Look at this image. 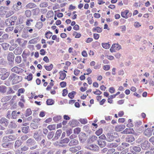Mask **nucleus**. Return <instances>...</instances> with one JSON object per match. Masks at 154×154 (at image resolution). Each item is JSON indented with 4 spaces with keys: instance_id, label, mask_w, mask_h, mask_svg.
<instances>
[{
    "instance_id": "obj_54",
    "label": "nucleus",
    "mask_w": 154,
    "mask_h": 154,
    "mask_svg": "<svg viewBox=\"0 0 154 154\" xmlns=\"http://www.w3.org/2000/svg\"><path fill=\"white\" fill-rule=\"evenodd\" d=\"M25 14L27 17H29L31 15V12L29 10H27L25 12Z\"/></svg>"
},
{
    "instance_id": "obj_33",
    "label": "nucleus",
    "mask_w": 154,
    "mask_h": 154,
    "mask_svg": "<svg viewBox=\"0 0 154 154\" xmlns=\"http://www.w3.org/2000/svg\"><path fill=\"white\" fill-rule=\"evenodd\" d=\"M40 10L39 8H36L33 10V14L34 15H37L39 13Z\"/></svg>"
},
{
    "instance_id": "obj_31",
    "label": "nucleus",
    "mask_w": 154,
    "mask_h": 154,
    "mask_svg": "<svg viewBox=\"0 0 154 154\" xmlns=\"http://www.w3.org/2000/svg\"><path fill=\"white\" fill-rule=\"evenodd\" d=\"M11 71L19 74V69L17 66H15L11 69Z\"/></svg>"
},
{
    "instance_id": "obj_21",
    "label": "nucleus",
    "mask_w": 154,
    "mask_h": 154,
    "mask_svg": "<svg viewBox=\"0 0 154 154\" xmlns=\"http://www.w3.org/2000/svg\"><path fill=\"white\" fill-rule=\"evenodd\" d=\"M69 141L70 140L68 138L66 137L63 139H61V140L60 141L59 143L60 144H62L63 143H67L69 142Z\"/></svg>"
},
{
    "instance_id": "obj_1",
    "label": "nucleus",
    "mask_w": 154,
    "mask_h": 154,
    "mask_svg": "<svg viewBox=\"0 0 154 154\" xmlns=\"http://www.w3.org/2000/svg\"><path fill=\"white\" fill-rule=\"evenodd\" d=\"M9 75V73L4 68H0V75L2 76L1 79L3 80H5Z\"/></svg>"
},
{
    "instance_id": "obj_19",
    "label": "nucleus",
    "mask_w": 154,
    "mask_h": 154,
    "mask_svg": "<svg viewBox=\"0 0 154 154\" xmlns=\"http://www.w3.org/2000/svg\"><path fill=\"white\" fill-rule=\"evenodd\" d=\"M97 140H98V137L95 135L92 136L90 137L88 140L91 143L94 142L96 141H97Z\"/></svg>"
},
{
    "instance_id": "obj_47",
    "label": "nucleus",
    "mask_w": 154,
    "mask_h": 154,
    "mask_svg": "<svg viewBox=\"0 0 154 154\" xmlns=\"http://www.w3.org/2000/svg\"><path fill=\"white\" fill-rule=\"evenodd\" d=\"M26 112V117L32 114V112L30 109H28Z\"/></svg>"
},
{
    "instance_id": "obj_10",
    "label": "nucleus",
    "mask_w": 154,
    "mask_h": 154,
    "mask_svg": "<svg viewBox=\"0 0 154 154\" xmlns=\"http://www.w3.org/2000/svg\"><path fill=\"white\" fill-rule=\"evenodd\" d=\"M88 149L92 151H96L98 150L99 147L96 145H91L87 147Z\"/></svg>"
},
{
    "instance_id": "obj_32",
    "label": "nucleus",
    "mask_w": 154,
    "mask_h": 154,
    "mask_svg": "<svg viewBox=\"0 0 154 154\" xmlns=\"http://www.w3.org/2000/svg\"><path fill=\"white\" fill-rule=\"evenodd\" d=\"M47 17L50 18L53 17L54 15V12L52 11H49L47 14Z\"/></svg>"
},
{
    "instance_id": "obj_29",
    "label": "nucleus",
    "mask_w": 154,
    "mask_h": 154,
    "mask_svg": "<svg viewBox=\"0 0 154 154\" xmlns=\"http://www.w3.org/2000/svg\"><path fill=\"white\" fill-rule=\"evenodd\" d=\"M128 13V10H126L122 12H121V16L127 19L128 17L127 15Z\"/></svg>"
},
{
    "instance_id": "obj_39",
    "label": "nucleus",
    "mask_w": 154,
    "mask_h": 154,
    "mask_svg": "<svg viewBox=\"0 0 154 154\" xmlns=\"http://www.w3.org/2000/svg\"><path fill=\"white\" fill-rule=\"evenodd\" d=\"M76 92L74 91H72L69 94L68 97L71 99H73L74 97V95L75 94Z\"/></svg>"
},
{
    "instance_id": "obj_63",
    "label": "nucleus",
    "mask_w": 154,
    "mask_h": 154,
    "mask_svg": "<svg viewBox=\"0 0 154 154\" xmlns=\"http://www.w3.org/2000/svg\"><path fill=\"white\" fill-rule=\"evenodd\" d=\"M26 79L28 80V81L31 80L32 79V74H29V75L27 76Z\"/></svg>"
},
{
    "instance_id": "obj_57",
    "label": "nucleus",
    "mask_w": 154,
    "mask_h": 154,
    "mask_svg": "<svg viewBox=\"0 0 154 154\" xmlns=\"http://www.w3.org/2000/svg\"><path fill=\"white\" fill-rule=\"evenodd\" d=\"M10 143H2V146L5 148H9V144Z\"/></svg>"
},
{
    "instance_id": "obj_6",
    "label": "nucleus",
    "mask_w": 154,
    "mask_h": 154,
    "mask_svg": "<svg viewBox=\"0 0 154 154\" xmlns=\"http://www.w3.org/2000/svg\"><path fill=\"white\" fill-rule=\"evenodd\" d=\"M131 152L133 154L136 152H138L141 151V149L139 145L137 146H134L132 147Z\"/></svg>"
},
{
    "instance_id": "obj_45",
    "label": "nucleus",
    "mask_w": 154,
    "mask_h": 154,
    "mask_svg": "<svg viewBox=\"0 0 154 154\" xmlns=\"http://www.w3.org/2000/svg\"><path fill=\"white\" fill-rule=\"evenodd\" d=\"M8 137L10 141H11L15 140L17 138V137L14 135H9Z\"/></svg>"
},
{
    "instance_id": "obj_17",
    "label": "nucleus",
    "mask_w": 154,
    "mask_h": 154,
    "mask_svg": "<svg viewBox=\"0 0 154 154\" xmlns=\"http://www.w3.org/2000/svg\"><path fill=\"white\" fill-rule=\"evenodd\" d=\"M19 147V140H17L15 143L14 147L15 149H17L16 151V154H19V150L18 149Z\"/></svg>"
},
{
    "instance_id": "obj_16",
    "label": "nucleus",
    "mask_w": 154,
    "mask_h": 154,
    "mask_svg": "<svg viewBox=\"0 0 154 154\" xmlns=\"http://www.w3.org/2000/svg\"><path fill=\"white\" fill-rule=\"evenodd\" d=\"M144 134L148 137H150L152 135V132L149 128L146 129L143 132Z\"/></svg>"
},
{
    "instance_id": "obj_46",
    "label": "nucleus",
    "mask_w": 154,
    "mask_h": 154,
    "mask_svg": "<svg viewBox=\"0 0 154 154\" xmlns=\"http://www.w3.org/2000/svg\"><path fill=\"white\" fill-rule=\"evenodd\" d=\"M48 105H52L54 104V101L51 99L47 100L46 101Z\"/></svg>"
},
{
    "instance_id": "obj_61",
    "label": "nucleus",
    "mask_w": 154,
    "mask_h": 154,
    "mask_svg": "<svg viewBox=\"0 0 154 154\" xmlns=\"http://www.w3.org/2000/svg\"><path fill=\"white\" fill-rule=\"evenodd\" d=\"M61 118L60 116H57L53 118V119L55 122H57Z\"/></svg>"
},
{
    "instance_id": "obj_27",
    "label": "nucleus",
    "mask_w": 154,
    "mask_h": 154,
    "mask_svg": "<svg viewBox=\"0 0 154 154\" xmlns=\"http://www.w3.org/2000/svg\"><path fill=\"white\" fill-rule=\"evenodd\" d=\"M19 76L15 74V76L13 79L12 82L14 84L18 83L19 82Z\"/></svg>"
},
{
    "instance_id": "obj_18",
    "label": "nucleus",
    "mask_w": 154,
    "mask_h": 154,
    "mask_svg": "<svg viewBox=\"0 0 154 154\" xmlns=\"http://www.w3.org/2000/svg\"><path fill=\"white\" fill-rule=\"evenodd\" d=\"M8 90V87L4 85L0 86V92L2 93H4L7 91Z\"/></svg>"
},
{
    "instance_id": "obj_2",
    "label": "nucleus",
    "mask_w": 154,
    "mask_h": 154,
    "mask_svg": "<svg viewBox=\"0 0 154 154\" xmlns=\"http://www.w3.org/2000/svg\"><path fill=\"white\" fill-rule=\"evenodd\" d=\"M106 140L109 142L114 140L118 137V135L116 133H108L106 135Z\"/></svg>"
},
{
    "instance_id": "obj_34",
    "label": "nucleus",
    "mask_w": 154,
    "mask_h": 154,
    "mask_svg": "<svg viewBox=\"0 0 154 154\" xmlns=\"http://www.w3.org/2000/svg\"><path fill=\"white\" fill-rule=\"evenodd\" d=\"M47 128L50 131L55 130L56 128V125H48Z\"/></svg>"
},
{
    "instance_id": "obj_11",
    "label": "nucleus",
    "mask_w": 154,
    "mask_h": 154,
    "mask_svg": "<svg viewBox=\"0 0 154 154\" xmlns=\"http://www.w3.org/2000/svg\"><path fill=\"white\" fill-rule=\"evenodd\" d=\"M62 132V131L61 130H57L56 132L54 137L52 139V140H57L61 135Z\"/></svg>"
},
{
    "instance_id": "obj_12",
    "label": "nucleus",
    "mask_w": 154,
    "mask_h": 154,
    "mask_svg": "<svg viewBox=\"0 0 154 154\" xmlns=\"http://www.w3.org/2000/svg\"><path fill=\"white\" fill-rule=\"evenodd\" d=\"M135 140L134 137L131 135L128 136L125 139L126 141L128 143L132 142L134 141Z\"/></svg>"
},
{
    "instance_id": "obj_62",
    "label": "nucleus",
    "mask_w": 154,
    "mask_h": 154,
    "mask_svg": "<svg viewBox=\"0 0 154 154\" xmlns=\"http://www.w3.org/2000/svg\"><path fill=\"white\" fill-rule=\"evenodd\" d=\"M14 53L15 55H18L19 54V48L17 47L14 51Z\"/></svg>"
},
{
    "instance_id": "obj_53",
    "label": "nucleus",
    "mask_w": 154,
    "mask_h": 154,
    "mask_svg": "<svg viewBox=\"0 0 154 154\" xmlns=\"http://www.w3.org/2000/svg\"><path fill=\"white\" fill-rule=\"evenodd\" d=\"M93 32L97 30V31L98 33H100L102 32L101 28L99 27H97L96 28H94L93 29Z\"/></svg>"
},
{
    "instance_id": "obj_38",
    "label": "nucleus",
    "mask_w": 154,
    "mask_h": 154,
    "mask_svg": "<svg viewBox=\"0 0 154 154\" xmlns=\"http://www.w3.org/2000/svg\"><path fill=\"white\" fill-rule=\"evenodd\" d=\"M52 33L50 31H49L45 34V36L47 38H50L52 35Z\"/></svg>"
},
{
    "instance_id": "obj_51",
    "label": "nucleus",
    "mask_w": 154,
    "mask_h": 154,
    "mask_svg": "<svg viewBox=\"0 0 154 154\" xmlns=\"http://www.w3.org/2000/svg\"><path fill=\"white\" fill-rule=\"evenodd\" d=\"M73 35L75 36V38H79L81 35L80 33H77L76 32H74Z\"/></svg>"
},
{
    "instance_id": "obj_3",
    "label": "nucleus",
    "mask_w": 154,
    "mask_h": 154,
    "mask_svg": "<svg viewBox=\"0 0 154 154\" xmlns=\"http://www.w3.org/2000/svg\"><path fill=\"white\" fill-rule=\"evenodd\" d=\"M40 130L36 131H35L33 134V137L35 140L38 142L40 141L42 139L41 135L39 133Z\"/></svg>"
},
{
    "instance_id": "obj_60",
    "label": "nucleus",
    "mask_w": 154,
    "mask_h": 154,
    "mask_svg": "<svg viewBox=\"0 0 154 154\" xmlns=\"http://www.w3.org/2000/svg\"><path fill=\"white\" fill-rule=\"evenodd\" d=\"M11 111H8L6 114V117L8 119H10L11 117Z\"/></svg>"
},
{
    "instance_id": "obj_24",
    "label": "nucleus",
    "mask_w": 154,
    "mask_h": 154,
    "mask_svg": "<svg viewBox=\"0 0 154 154\" xmlns=\"http://www.w3.org/2000/svg\"><path fill=\"white\" fill-rule=\"evenodd\" d=\"M55 133L54 131H50L48 132L47 135V138L48 140L52 139L54 136Z\"/></svg>"
},
{
    "instance_id": "obj_30",
    "label": "nucleus",
    "mask_w": 154,
    "mask_h": 154,
    "mask_svg": "<svg viewBox=\"0 0 154 154\" xmlns=\"http://www.w3.org/2000/svg\"><path fill=\"white\" fill-rule=\"evenodd\" d=\"M60 73V76L59 79H61L62 80H63L66 77V73L63 72V71H61Z\"/></svg>"
},
{
    "instance_id": "obj_58",
    "label": "nucleus",
    "mask_w": 154,
    "mask_h": 154,
    "mask_svg": "<svg viewBox=\"0 0 154 154\" xmlns=\"http://www.w3.org/2000/svg\"><path fill=\"white\" fill-rule=\"evenodd\" d=\"M115 149L114 148L110 149L108 150L107 154H112L115 152Z\"/></svg>"
},
{
    "instance_id": "obj_41",
    "label": "nucleus",
    "mask_w": 154,
    "mask_h": 154,
    "mask_svg": "<svg viewBox=\"0 0 154 154\" xmlns=\"http://www.w3.org/2000/svg\"><path fill=\"white\" fill-rule=\"evenodd\" d=\"M17 126V125L16 124L13 122H11L9 125V127L11 128H15Z\"/></svg>"
},
{
    "instance_id": "obj_40",
    "label": "nucleus",
    "mask_w": 154,
    "mask_h": 154,
    "mask_svg": "<svg viewBox=\"0 0 154 154\" xmlns=\"http://www.w3.org/2000/svg\"><path fill=\"white\" fill-rule=\"evenodd\" d=\"M18 6H19V2H18L17 4L13 5V8L15 11H18L19 10Z\"/></svg>"
},
{
    "instance_id": "obj_55",
    "label": "nucleus",
    "mask_w": 154,
    "mask_h": 154,
    "mask_svg": "<svg viewBox=\"0 0 154 154\" xmlns=\"http://www.w3.org/2000/svg\"><path fill=\"white\" fill-rule=\"evenodd\" d=\"M106 139V138L104 134L100 136L98 138V140H105Z\"/></svg>"
},
{
    "instance_id": "obj_37",
    "label": "nucleus",
    "mask_w": 154,
    "mask_h": 154,
    "mask_svg": "<svg viewBox=\"0 0 154 154\" xmlns=\"http://www.w3.org/2000/svg\"><path fill=\"white\" fill-rule=\"evenodd\" d=\"M79 121L83 124H85L88 122L87 120L86 119H80L79 120Z\"/></svg>"
},
{
    "instance_id": "obj_13",
    "label": "nucleus",
    "mask_w": 154,
    "mask_h": 154,
    "mask_svg": "<svg viewBox=\"0 0 154 154\" xmlns=\"http://www.w3.org/2000/svg\"><path fill=\"white\" fill-rule=\"evenodd\" d=\"M125 127V125H118L116 126L115 128V130L117 131H122Z\"/></svg>"
},
{
    "instance_id": "obj_44",
    "label": "nucleus",
    "mask_w": 154,
    "mask_h": 154,
    "mask_svg": "<svg viewBox=\"0 0 154 154\" xmlns=\"http://www.w3.org/2000/svg\"><path fill=\"white\" fill-rule=\"evenodd\" d=\"M14 93V91L11 87H8V90L7 94H13Z\"/></svg>"
},
{
    "instance_id": "obj_59",
    "label": "nucleus",
    "mask_w": 154,
    "mask_h": 154,
    "mask_svg": "<svg viewBox=\"0 0 154 154\" xmlns=\"http://www.w3.org/2000/svg\"><path fill=\"white\" fill-rule=\"evenodd\" d=\"M2 141L3 142H8L10 141L8 138V137L7 136H5L3 137L2 139Z\"/></svg>"
},
{
    "instance_id": "obj_7",
    "label": "nucleus",
    "mask_w": 154,
    "mask_h": 154,
    "mask_svg": "<svg viewBox=\"0 0 154 154\" xmlns=\"http://www.w3.org/2000/svg\"><path fill=\"white\" fill-rule=\"evenodd\" d=\"M86 134L85 133H81L79 135V139L80 141L82 142H84L87 139Z\"/></svg>"
},
{
    "instance_id": "obj_22",
    "label": "nucleus",
    "mask_w": 154,
    "mask_h": 154,
    "mask_svg": "<svg viewBox=\"0 0 154 154\" xmlns=\"http://www.w3.org/2000/svg\"><path fill=\"white\" fill-rule=\"evenodd\" d=\"M2 48L4 50H7L8 49L10 45L7 43H3L0 44Z\"/></svg>"
},
{
    "instance_id": "obj_56",
    "label": "nucleus",
    "mask_w": 154,
    "mask_h": 154,
    "mask_svg": "<svg viewBox=\"0 0 154 154\" xmlns=\"http://www.w3.org/2000/svg\"><path fill=\"white\" fill-rule=\"evenodd\" d=\"M39 6L41 8H45L48 6V4L46 2H43L40 4Z\"/></svg>"
},
{
    "instance_id": "obj_42",
    "label": "nucleus",
    "mask_w": 154,
    "mask_h": 154,
    "mask_svg": "<svg viewBox=\"0 0 154 154\" xmlns=\"http://www.w3.org/2000/svg\"><path fill=\"white\" fill-rule=\"evenodd\" d=\"M29 128V126L23 127L22 129V131L24 133H27L28 132V130Z\"/></svg>"
},
{
    "instance_id": "obj_23",
    "label": "nucleus",
    "mask_w": 154,
    "mask_h": 154,
    "mask_svg": "<svg viewBox=\"0 0 154 154\" xmlns=\"http://www.w3.org/2000/svg\"><path fill=\"white\" fill-rule=\"evenodd\" d=\"M12 97L11 96H6L3 97L1 99L2 102H5L8 101Z\"/></svg>"
},
{
    "instance_id": "obj_35",
    "label": "nucleus",
    "mask_w": 154,
    "mask_h": 154,
    "mask_svg": "<svg viewBox=\"0 0 154 154\" xmlns=\"http://www.w3.org/2000/svg\"><path fill=\"white\" fill-rule=\"evenodd\" d=\"M112 46H114V49L115 50H119L121 48V46L119 44H114L112 45Z\"/></svg>"
},
{
    "instance_id": "obj_9",
    "label": "nucleus",
    "mask_w": 154,
    "mask_h": 154,
    "mask_svg": "<svg viewBox=\"0 0 154 154\" xmlns=\"http://www.w3.org/2000/svg\"><path fill=\"white\" fill-rule=\"evenodd\" d=\"M79 141L77 139L72 140L69 142L68 145L69 146H75L79 143Z\"/></svg>"
},
{
    "instance_id": "obj_4",
    "label": "nucleus",
    "mask_w": 154,
    "mask_h": 154,
    "mask_svg": "<svg viewBox=\"0 0 154 154\" xmlns=\"http://www.w3.org/2000/svg\"><path fill=\"white\" fill-rule=\"evenodd\" d=\"M141 147L142 149L146 150L149 147L150 143L148 141L145 140L143 143L141 144Z\"/></svg>"
},
{
    "instance_id": "obj_5",
    "label": "nucleus",
    "mask_w": 154,
    "mask_h": 154,
    "mask_svg": "<svg viewBox=\"0 0 154 154\" xmlns=\"http://www.w3.org/2000/svg\"><path fill=\"white\" fill-rule=\"evenodd\" d=\"M9 122L8 120L5 118L2 117L0 119V123L4 126H7Z\"/></svg>"
},
{
    "instance_id": "obj_20",
    "label": "nucleus",
    "mask_w": 154,
    "mask_h": 154,
    "mask_svg": "<svg viewBox=\"0 0 154 154\" xmlns=\"http://www.w3.org/2000/svg\"><path fill=\"white\" fill-rule=\"evenodd\" d=\"M5 24L7 26H10L14 25V22H12L11 20L9 18H8L6 20Z\"/></svg>"
},
{
    "instance_id": "obj_26",
    "label": "nucleus",
    "mask_w": 154,
    "mask_h": 154,
    "mask_svg": "<svg viewBox=\"0 0 154 154\" xmlns=\"http://www.w3.org/2000/svg\"><path fill=\"white\" fill-rule=\"evenodd\" d=\"M36 6L35 4L33 3H29L26 5V7L27 8L31 9L35 8Z\"/></svg>"
},
{
    "instance_id": "obj_15",
    "label": "nucleus",
    "mask_w": 154,
    "mask_h": 154,
    "mask_svg": "<svg viewBox=\"0 0 154 154\" xmlns=\"http://www.w3.org/2000/svg\"><path fill=\"white\" fill-rule=\"evenodd\" d=\"M7 58L9 61L13 62L14 59V56L13 54L11 52L9 53L8 55Z\"/></svg>"
},
{
    "instance_id": "obj_14",
    "label": "nucleus",
    "mask_w": 154,
    "mask_h": 154,
    "mask_svg": "<svg viewBox=\"0 0 154 154\" xmlns=\"http://www.w3.org/2000/svg\"><path fill=\"white\" fill-rule=\"evenodd\" d=\"M97 143L101 147H103L106 145V142L105 140H97Z\"/></svg>"
},
{
    "instance_id": "obj_8",
    "label": "nucleus",
    "mask_w": 154,
    "mask_h": 154,
    "mask_svg": "<svg viewBox=\"0 0 154 154\" xmlns=\"http://www.w3.org/2000/svg\"><path fill=\"white\" fill-rule=\"evenodd\" d=\"M26 143L28 146H31L35 145L36 142L34 139L29 138L26 141Z\"/></svg>"
},
{
    "instance_id": "obj_25",
    "label": "nucleus",
    "mask_w": 154,
    "mask_h": 154,
    "mask_svg": "<svg viewBox=\"0 0 154 154\" xmlns=\"http://www.w3.org/2000/svg\"><path fill=\"white\" fill-rule=\"evenodd\" d=\"M18 114H19V112H17L16 110L13 111L11 113V117L13 119H16Z\"/></svg>"
},
{
    "instance_id": "obj_49",
    "label": "nucleus",
    "mask_w": 154,
    "mask_h": 154,
    "mask_svg": "<svg viewBox=\"0 0 154 154\" xmlns=\"http://www.w3.org/2000/svg\"><path fill=\"white\" fill-rule=\"evenodd\" d=\"M129 144L126 143H122L121 147L123 149H124L125 148L129 146Z\"/></svg>"
},
{
    "instance_id": "obj_52",
    "label": "nucleus",
    "mask_w": 154,
    "mask_h": 154,
    "mask_svg": "<svg viewBox=\"0 0 154 154\" xmlns=\"http://www.w3.org/2000/svg\"><path fill=\"white\" fill-rule=\"evenodd\" d=\"M102 132L103 129L100 128L96 131L95 134L99 136L102 133Z\"/></svg>"
},
{
    "instance_id": "obj_43",
    "label": "nucleus",
    "mask_w": 154,
    "mask_h": 154,
    "mask_svg": "<svg viewBox=\"0 0 154 154\" xmlns=\"http://www.w3.org/2000/svg\"><path fill=\"white\" fill-rule=\"evenodd\" d=\"M30 127L33 129H36L38 127V125L37 124L32 123L30 124Z\"/></svg>"
},
{
    "instance_id": "obj_64",
    "label": "nucleus",
    "mask_w": 154,
    "mask_h": 154,
    "mask_svg": "<svg viewBox=\"0 0 154 154\" xmlns=\"http://www.w3.org/2000/svg\"><path fill=\"white\" fill-rule=\"evenodd\" d=\"M9 35L7 34H5L2 37L3 39L5 40L8 39V38Z\"/></svg>"
},
{
    "instance_id": "obj_36",
    "label": "nucleus",
    "mask_w": 154,
    "mask_h": 154,
    "mask_svg": "<svg viewBox=\"0 0 154 154\" xmlns=\"http://www.w3.org/2000/svg\"><path fill=\"white\" fill-rule=\"evenodd\" d=\"M102 45L103 47L106 49H109L110 47V45L108 43H102Z\"/></svg>"
},
{
    "instance_id": "obj_50",
    "label": "nucleus",
    "mask_w": 154,
    "mask_h": 154,
    "mask_svg": "<svg viewBox=\"0 0 154 154\" xmlns=\"http://www.w3.org/2000/svg\"><path fill=\"white\" fill-rule=\"evenodd\" d=\"M43 26V24L41 22H38L37 23L35 26L38 29L41 28Z\"/></svg>"
},
{
    "instance_id": "obj_48",
    "label": "nucleus",
    "mask_w": 154,
    "mask_h": 154,
    "mask_svg": "<svg viewBox=\"0 0 154 154\" xmlns=\"http://www.w3.org/2000/svg\"><path fill=\"white\" fill-rule=\"evenodd\" d=\"M45 67L46 70L50 71L52 69L53 67V65L52 64H51L48 66H45Z\"/></svg>"
},
{
    "instance_id": "obj_28",
    "label": "nucleus",
    "mask_w": 154,
    "mask_h": 154,
    "mask_svg": "<svg viewBox=\"0 0 154 154\" xmlns=\"http://www.w3.org/2000/svg\"><path fill=\"white\" fill-rule=\"evenodd\" d=\"M133 130L131 128H126L121 133L122 134H129L131 133V131Z\"/></svg>"
}]
</instances>
